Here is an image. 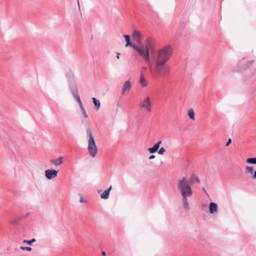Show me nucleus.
I'll list each match as a JSON object with an SVG mask.
<instances>
[{
  "label": "nucleus",
  "instance_id": "nucleus-1",
  "mask_svg": "<svg viewBox=\"0 0 256 256\" xmlns=\"http://www.w3.org/2000/svg\"><path fill=\"white\" fill-rule=\"evenodd\" d=\"M173 48L170 45H166L152 54L148 64V70L152 78L157 80L160 77L168 74L170 68L166 66L173 54Z\"/></svg>",
  "mask_w": 256,
  "mask_h": 256
},
{
  "label": "nucleus",
  "instance_id": "nucleus-2",
  "mask_svg": "<svg viewBox=\"0 0 256 256\" xmlns=\"http://www.w3.org/2000/svg\"><path fill=\"white\" fill-rule=\"evenodd\" d=\"M177 188L182 197H191L192 196V189L185 177H183L182 179L178 180Z\"/></svg>",
  "mask_w": 256,
  "mask_h": 256
},
{
  "label": "nucleus",
  "instance_id": "nucleus-3",
  "mask_svg": "<svg viewBox=\"0 0 256 256\" xmlns=\"http://www.w3.org/2000/svg\"><path fill=\"white\" fill-rule=\"evenodd\" d=\"M132 48L138 55L148 62V65L151 55L150 56V54L147 46L142 44H135L133 46Z\"/></svg>",
  "mask_w": 256,
  "mask_h": 256
},
{
  "label": "nucleus",
  "instance_id": "nucleus-4",
  "mask_svg": "<svg viewBox=\"0 0 256 256\" xmlns=\"http://www.w3.org/2000/svg\"><path fill=\"white\" fill-rule=\"evenodd\" d=\"M86 134L88 138V150L89 154L93 158L95 157L98 153V148L93 138L92 131L90 126L86 128Z\"/></svg>",
  "mask_w": 256,
  "mask_h": 256
},
{
  "label": "nucleus",
  "instance_id": "nucleus-5",
  "mask_svg": "<svg viewBox=\"0 0 256 256\" xmlns=\"http://www.w3.org/2000/svg\"><path fill=\"white\" fill-rule=\"evenodd\" d=\"M152 104L150 98L148 96L142 100L139 104V106L140 108L148 112H150L152 111Z\"/></svg>",
  "mask_w": 256,
  "mask_h": 256
},
{
  "label": "nucleus",
  "instance_id": "nucleus-6",
  "mask_svg": "<svg viewBox=\"0 0 256 256\" xmlns=\"http://www.w3.org/2000/svg\"><path fill=\"white\" fill-rule=\"evenodd\" d=\"M70 88L71 92L72 93V96H74L76 102H80V100H81L78 94L77 86L74 80H72L70 82Z\"/></svg>",
  "mask_w": 256,
  "mask_h": 256
},
{
  "label": "nucleus",
  "instance_id": "nucleus-7",
  "mask_svg": "<svg viewBox=\"0 0 256 256\" xmlns=\"http://www.w3.org/2000/svg\"><path fill=\"white\" fill-rule=\"evenodd\" d=\"M146 44L144 45L148 48L150 53L152 56V54L155 52V41L152 38L148 37L146 38Z\"/></svg>",
  "mask_w": 256,
  "mask_h": 256
},
{
  "label": "nucleus",
  "instance_id": "nucleus-8",
  "mask_svg": "<svg viewBox=\"0 0 256 256\" xmlns=\"http://www.w3.org/2000/svg\"><path fill=\"white\" fill-rule=\"evenodd\" d=\"M142 34L138 30H134L132 34V38L133 40L136 42L137 44H142Z\"/></svg>",
  "mask_w": 256,
  "mask_h": 256
},
{
  "label": "nucleus",
  "instance_id": "nucleus-9",
  "mask_svg": "<svg viewBox=\"0 0 256 256\" xmlns=\"http://www.w3.org/2000/svg\"><path fill=\"white\" fill-rule=\"evenodd\" d=\"M58 171L54 170H47L45 171V176L48 180H52L57 176Z\"/></svg>",
  "mask_w": 256,
  "mask_h": 256
},
{
  "label": "nucleus",
  "instance_id": "nucleus-10",
  "mask_svg": "<svg viewBox=\"0 0 256 256\" xmlns=\"http://www.w3.org/2000/svg\"><path fill=\"white\" fill-rule=\"evenodd\" d=\"M246 172L250 176V178L252 180H256V170H254V167L252 166H246Z\"/></svg>",
  "mask_w": 256,
  "mask_h": 256
},
{
  "label": "nucleus",
  "instance_id": "nucleus-11",
  "mask_svg": "<svg viewBox=\"0 0 256 256\" xmlns=\"http://www.w3.org/2000/svg\"><path fill=\"white\" fill-rule=\"evenodd\" d=\"M132 84L130 80H128L126 81L122 85V95H124L126 92H128L130 90Z\"/></svg>",
  "mask_w": 256,
  "mask_h": 256
},
{
  "label": "nucleus",
  "instance_id": "nucleus-12",
  "mask_svg": "<svg viewBox=\"0 0 256 256\" xmlns=\"http://www.w3.org/2000/svg\"><path fill=\"white\" fill-rule=\"evenodd\" d=\"M209 212L210 214L217 213L218 212V206L214 202H210L209 205Z\"/></svg>",
  "mask_w": 256,
  "mask_h": 256
},
{
  "label": "nucleus",
  "instance_id": "nucleus-13",
  "mask_svg": "<svg viewBox=\"0 0 256 256\" xmlns=\"http://www.w3.org/2000/svg\"><path fill=\"white\" fill-rule=\"evenodd\" d=\"M63 157L60 156L57 159H53L50 160V163L55 166H58L62 163Z\"/></svg>",
  "mask_w": 256,
  "mask_h": 256
},
{
  "label": "nucleus",
  "instance_id": "nucleus-14",
  "mask_svg": "<svg viewBox=\"0 0 256 256\" xmlns=\"http://www.w3.org/2000/svg\"><path fill=\"white\" fill-rule=\"evenodd\" d=\"M112 190V186H110L109 188L107 190H105L104 192L101 194L100 198L103 199H108L109 197L110 192Z\"/></svg>",
  "mask_w": 256,
  "mask_h": 256
},
{
  "label": "nucleus",
  "instance_id": "nucleus-15",
  "mask_svg": "<svg viewBox=\"0 0 256 256\" xmlns=\"http://www.w3.org/2000/svg\"><path fill=\"white\" fill-rule=\"evenodd\" d=\"M190 184H194L195 182L200 183V180L198 177L194 174H192L190 178Z\"/></svg>",
  "mask_w": 256,
  "mask_h": 256
},
{
  "label": "nucleus",
  "instance_id": "nucleus-16",
  "mask_svg": "<svg viewBox=\"0 0 256 256\" xmlns=\"http://www.w3.org/2000/svg\"><path fill=\"white\" fill-rule=\"evenodd\" d=\"M187 198L188 197H182V202L184 208L186 210H190V206Z\"/></svg>",
  "mask_w": 256,
  "mask_h": 256
},
{
  "label": "nucleus",
  "instance_id": "nucleus-17",
  "mask_svg": "<svg viewBox=\"0 0 256 256\" xmlns=\"http://www.w3.org/2000/svg\"><path fill=\"white\" fill-rule=\"evenodd\" d=\"M78 104H79V106L80 108V110H81V111L82 112V114H83V116L85 118H88V114H86V112L82 105V102L81 100H80V102H78Z\"/></svg>",
  "mask_w": 256,
  "mask_h": 256
},
{
  "label": "nucleus",
  "instance_id": "nucleus-18",
  "mask_svg": "<svg viewBox=\"0 0 256 256\" xmlns=\"http://www.w3.org/2000/svg\"><path fill=\"white\" fill-rule=\"evenodd\" d=\"M124 38H125V40L126 41V46H130L132 48L133 47V46L134 45L136 44H134V43H132L131 42H130V36H128V35H124Z\"/></svg>",
  "mask_w": 256,
  "mask_h": 256
},
{
  "label": "nucleus",
  "instance_id": "nucleus-19",
  "mask_svg": "<svg viewBox=\"0 0 256 256\" xmlns=\"http://www.w3.org/2000/svg\"><path fill=\"white\" fill-rule=\"evenodd\" d=\"M140 83L142 87H145L147 86V82L142 74L140 76Z\"/></svg>",
  "mask_w": 256,
  "mask_h": 256
},
{
  "label": "nucleus",
  "instance_id": "nucleus-20",
  "mask_svg": "<svg viewBox=\"0 0 256 256\" xmlns=\"http://www.w3.org/2000/svg\"><path fill=\"white\" fill-rule=\"evenodd\" d=\"M92 102H94V106L96 108V110H98L100 108V100H97L95 98H92Z\"/></svg>",
  "mask_w": 256,
  "mask_h": 256
},
{
  "label": "nucleus",
  "instance_id": "nucleus-21",
  "mask_svg": "<svg viewBox=\"0 0 256 256\" xmlns=\"http://www.w3.org/2000/svg\"><path fill=\"white\" fill-rule=\"evenodd\" d=\"M246 162L247 164H256V158H248L246 160Z\"/></svg>",
  "mask_w": 256,
  "mask_h": 256
},
{
  "label": "nucleus",
  "instance_id": "nucleus-22",
  "mask_svg": "<svg viewBox=\"0 0 256 256\" xmlns=\"http://www.w3.org/2000/svg\"><path fill=\"white\" fill-rule=\"evenodd\" d=\"M188 115L189 116V118L192 120H194V111L193 110V109L192 108H190L188 112Z\"/></svg>",
  "mask_w": 256,
  "mask_h": 256
},
{
  "label": "nucleus",
  "instance_id": "nucleus-23",
  "mask_svg": "<svg viewBox=\"0 0 256 256\" xmlns=\"http://www.w3.org/2000/svg\"><path fill=\"white\" fill-rule=\"evenodd\" d=\"M148 150L150 154H154L157 151V150L153 146L152 148H148Z\"/></svg>",
  "mask_w": 256,
  "mask_h": 256
},
{
  "label": "nucleus",
  "instance_id": "nucleus-24",
  "mask_svg": "<svg viewBox=\"0 0 256 256\" xmlns=\"http://www.w3.org/2000/svg\"><path fill=\"white\" fill-rule=\"evenodd\" d=\"M36 242V239L35 238H32V239L31 240H24L23 241V242L24 243H26L30 245H31L34 242Z\"/></svg>",
  "mask_w": 256,
  "mask_h": 256
},
{
  "label": "nucleus",
  "instance_id": "nucleus-25",
  "mask_svg": "<svg viewBox=\"0 0 256 256\" xmlns=\"http://www.w3.org/2000/svg\"><path fill=\"white\" fill-rule=\"evenodd\" d=\"M20 248L22 250H26L27 251H31L32 248H30V247H28V246H21L20 247Z\"/></svg>",
  "mask_w": 256,
  "mask_h": 256
},
{
  "label": "nucleus",
  "instance_id": "nucleus-26",
  "mask_svg": "<svg viewBox=\"0 0 256 256\" xmlns=\"http://www.w3.org/2000/svg\"><path fill=\"white\" fill-rule=\"evenodd\" d=\"M165 152H166V150L164 149V148L162 147L158 151V154H163Z\"/></svg>",
  "mask_w": 256,
  "mask_h": 256
},
{
  "label": "nucleus",
  "instance_id": "nucleus-27",
  "mask_svg": "<svg viewBox=\"0 0 256 256\" xmlns=\"http://www.w3.org/2000/svg\"><path fill=\"white\" fill-rule=\"evenodd\" d=\"M80 203L86 202V201L83 198L82 196H81L80 200Z\"/></svg>",
  "mask_w": 256,
  "mask_h": 256
},
{
  "label": "nucleus",
  "instance_id": "nucleus-28",
  "mask_svg": "<svg viewBox=\"0 0 256 256\" xmlns=\"http://www.w3.org/2000/svg\"><path fill=\"white\" fill-rule=\"evenodd\" d=\"M231 142H232L231 139H229V140H228V141L226 143V146H228L230 144V143Z\"/></svg>",
  "mask_w": 256,
  "mask_h": 256
},
{
  "label": "nucleus",
  "instance_id": "nucleus-29",
  "mask_svg": "<svg viewBox=\"0 0 256 256\" xmlns=\"http://www.w3.org/2000/svg\"><path fill=\"white\" fill-rule=\"evenodd\" d=\"M154 146L156 148L157 150H158V149L160 148V146H158L157 144H154Z\"/></svg>",
  "mask_w": 256,
  "mask_h": 256
},
{
  "label": "nucleus",
  "instance_id": "nucleus-30",
  "mask_svg": "<svg viewBox=\"0 0 256 256\" xmlns=\"http://www.w3.org/2000/svg\"><path fill=\"white\" fill-rule=\"evenodd\" d=\"M154 158H155V156L154 155H151L149 157V159H150V160L153 159Z\"/></svg>",
  "mask_w": 256,
  "mask_h": 256
},
{
  "label": "nucleus",
  "instance_id": "nucleus-31",
  "mask_svg": "<svg viewBox=\"0 0 256 256\" xmlns=\"http://www.w3.org/2000/svg\"><path fill=\"white\" fill-rule=\"evenodd\" d=\"M120 53H117L116 58L118 59L120 58Z\"/></svg>",
  "mask_w": 256,
  "mask_h": 256
},
{
  "label": "nucleus",
  "instance_id": "nucleus-32",
  "mask_svg": "<svg viewBox=\"0 0 256 256\" xmlns=\"http://www.w3.org/2000/svg\"><path fill=\"white\" fill-rule=\"evenodd\" d=\"M102 254L103 256H106V252L104 251L102 252Z\"/></svg>",
  "mask_w": 256,
  "mask_h": 256
},
{
  "label": "nucleus",
  "instance_id": "nucleus-33",
  "mask_svg": "<svg viewBox=\"0 0 256 256\" xmlns=\"http://www.w3.org/2000/svg\"><path fill=\"white\" fill-rule=\"evenodd\" d=\"M158 146H160L162 144V141L160 140L158 142L156 143Z\"/></svg>",
  "mask_w": 256,
  "mask_h": 256
},
{
  "label": "nucleus",
  "instance_id": "nucleus-34",
  "mask_svg": "<svg viewBox=\"0 0 256 256\" xmlns=\"http://www.w3.org/2000/svg\"><path fill=\"white\" fill-rule=\"evenodd\" d=\"M12 223L13 224H16V220H14V221L12 222Z\"/></svg>",
  "mask_w": 256,
  "mask_h": 256
},
{
  "label": "nucleus",
  "instance_id": "nucleus-35",
  "mask_svg": "<svg viewBox=\"0 0 256 256\" xmlns=\"http://www.w3.org/2000/svg\"><path fill=\"white\" fill-rule=\"evenodd\" d=\"M78 6H80V4H79L78 0Z\"/></svg>",
  "mask_w": 256,
  "mask_h": 256
},
{
  "label": "nucleus",
  "instance_id": "nucleus-36",
  "mask_svg": "<svg viewBox=\"0 0 256 256\" xmlns=\"http://www.w3.org/2000/svg\"><path fill=\"white\" fill-rule=\"evenodd\" d=\"M202 190H203L204 191V192L206 191V190H205L204 188H202Z\"/></svg>",
  "mask_w": 256,
  "mask_h": 256
}]
</instances>
